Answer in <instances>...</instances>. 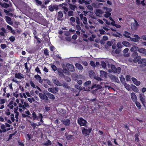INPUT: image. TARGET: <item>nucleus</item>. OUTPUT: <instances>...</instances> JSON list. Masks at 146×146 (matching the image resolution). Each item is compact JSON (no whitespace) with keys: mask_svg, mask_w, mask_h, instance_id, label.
<instances>
[{"mask_svg":"<svg viewBox=\"0 0 146 146\" xmlns=\"http://www.w3.org/2000/svg\"><path fill=\"white\" fill-rule=\"evenodd\" d=\"M109 68H110L113 72L115 73H117L119 74L120 73L121 71V68L120 67H118L116 68L115 66L112 64H111L110 66L108 64Z\"/></svg>","mask_w":146,"mask_h":146,"instance_id":"1","label":"nucleus"},{"mask_svg":"<svg viewBox=\"0 0 146 146\" xmlns=\"http://www.w3.org/2000/svg\"><path fill=\"white\" fill-rule=\"evenodd\" d=\"M81 128L82 133L85 136L89 135L92 130V128H90L87 129L84 127H82Z\"/></svg>","mask_w":146,"mask_h":146,"instance_id":"2","label":"nucleus"},{"mask_svg":"<svg viewBox=\"0 0 146 146\" xmlns=\"http://www.w3.org/2000/svg\"><path fill=\"white\" fill-rule=\"evenodd\" d=\"M78 123L80 126H87V121L84 119L82 117H78L77 120Z\"/></svg>","mask_w":146,"mask_h":146,"instance_id":"3","label":"nucleus"},{"mask_svg":"<svg viewBox=\"0 0 146 146\" xmlns=\"http://www.w3.org/2000/svg\"><path fill=\"white\" fill-rule=\"evenodd\" d=\"M39 96L41 100L46 103H48L49 102V99L48 96L46 94H43L41 93L39 94Z\"/></svg>","mask_w":146,"mask_h":146,"instance_id":"4","label":"nucleus"},{"mask_svg":"<svg viewBox=\"0 0 146 146\" xmlns=\"http://www.w3.org/2000/svg\"><path fill=\"white\" fill-rule=\"evenodd\" d=\"M141 57L140 56H138L135 58L133 60V61L135 63H136L138 62L139 64H141L143 63L144 64L145 59H142L141 60H140Z\"/></svg>","mask_w":146,"mask_h":146,"instance_id":"5","label":"nucleus"},{"mask_svg":"<svg viewBox=\"0 0 146 146\" xmlns=\"http://www.w3.org/2000/svg\"><path fill=\"white\" fill-rule=\"evenodd\" d=\"M58 9V7L56 5H50L48 7V9L51 12L53 11L54 9L57 10Z\"/></svg>","mask_w":146,"mask_h":146,"instance_id":"6","label":"nucleus"},{"mask_svg":"<svg viewBox=\"0 0 146 146\" xmlns=\"http://www.w3.org/2000/svg\"><path fill=\"white\" fill-rule=\"evenodd\" d=\"M139 98L141 101L143 106L145 107V106L146 102L145 101V96L143 94H140L139 95Z\"/></svg>","mask_w":146,"mask_h":146,"instance_id":"7","label":"nucleus"},{"mask_svg":"<svg viewBox=\"0 0 146 146\" xmlns=\"http://www.w3.org/2000/svg\"><path fill=\"white\" fill-rule=\"evenodd\" d=\"M23 104V105H22V104H21V103H19V108H22L23 110L26 109V108H29V106L28 103L24 102Z\"/></svg>","mask_w":146,"mask_h":146,"instance_id":"8","label":"nucleus"},{"mask_svg":"<svg viewBox=\"0 0 146 146\" xmlns=\"http://www.w3.org/2000/svg\"><path fill=\"white\" fill-rule=\"evenodd\" d=\"M66 67L68 70L71 72H74L75 70L74 67L71 64L69 63L67 64Z\"/></svg>","mask_w":146,"mask_h":146,"instance_id":"9","label":"nucleus"},{"mask_svg":"<svg viewBox=\"0 0 146 146\" xmlns=\"http://www.w3.org/2000/svg\"><path fill=\"white\" fill-rule=\"evenodd\" d=\"M61 122L65 126H68L70 123V120L68 119H64L62 120Z\"/></svg>","mask_w":146,"mask_h":146,"instance_id":"10","label":"nucleus"},{"mask_svg":"<svg viewBox=\"0 0 146 146\" xmlns=\"http://www.w3.org/2000/svg\"><path fill=\"white\" fill-rule=\"evenodd\" d=\"M54 84L58 86H61L62 85V84L56 78H53L52 80Z\"/></svg>","mask_w":146,"mask_h":146,"instance_id":"11","label":"nucleus"},{"mask_svg":"<svg viewBox=\"0 0 146 146\" xmlns=\"http://www.w3.org/2000/svg\"><path fill=\"white\" fill-rule=\"evenodd\" d=\"M131 80L133 81L134 84L137 86H139L140 84V82L139 81H138L137 79L134 77H132Z\"/></svg>","mask_w":146,"mask_h":146,"instance_id":"12","label":"nucleus"},{"mask_svg":"<svg viewBox=\"0 0 146 146\" xmlns=\"http://www.w3.org/2000/svg\"><path fill=\"white\" fill-rule=\"evenodd\" d=\"M46 95L48 96V98L53 100L55 99L54 96L52 94L49 92H47L46 93Z\"/></svg>","mask_w":146,"mask_h":146,"instance_id":"13","label":"nucleus"},{"mask_svg":"<svg viewBox=\"0 0 146 146\" xmlns=\"http://www.w3.org/2000/svg\"><path fill=\"white\" fill-rule=\"evenodd\" d=\"M65 136L66 139L68 140H69L71 139H74L73 137V135L68 134L67 133H65Z\"/></svg>","mask_w":146,"mask_h":146,"instance_id":"14","label":"nucleus"},{"mask_svg":"<svg viewBox=\"0 0 146 146\" xmlns=\"http://www.w3.org/2000/svg\"><path fill=\"white\" fill-rule=\"evenodd\" d=\"M15 77L19 79H21L23 78V74L20 72L16 73L15 74Z\"/></svg>","mask_w":146,"mask_h":146,"instance_id":"15","label":"nucleus"},{"mask_svg":"<svg viewBox=\"0 0 146 146\" xmlns=\"http://www.w3.org/2000/svg\"><path fill=\"white\" fill-rule=\"evenodd\" d=\"M100 76L101 78H106L107 76V73L106 72L104 71L101 70L100 71Z\"/></svg>","mask_w":146,"mask_h":146,"instance_id":"16","label":"nucleus"},{"mask_svg":"<svg viewBox=\"0 0 146 146\" xmlns=\"http://www.w3.org/2000/svg\"><path fill=\"white\" fill-rule=\"evenodd\" d=\"M131 98L132 100L134 102H135V101H137V97L136 95L134 93H133V92L131 94Z\"/></svg>","mask_w":146,"mask_h":146,"instance_id":"17","label":"nucleus"},{"mask_svg":"<svg viewBox=\"0 0 146 146\" xmlns=\"http://www.w3.org/2000/svg\"><path fill=\"white\" fill-rule=\"evenodd\" d=\"M91 1V0H78V2L80 4L84 3L86 5H88L89 4Z\"/></svg>","mask_w":146,"mask_h":146,"instance_id":"18","label":"nucleus"},{"mask_svg":"<svg viewBox=\"0 0 146 146\" xmlns=\"http://www.w3.org/2000/svg\"><path fill=\"white\" fill-rule=\"evenodd\" d=\"M57 71L58 73L61 75V76L64 77V75L63 74L64 71L61 68H58L57 69Z\"/></svg>","mask_w":146,"mask_h":146,"instance_id":"19","label":"nucleus"},{"mask_svg":"<svg viewBox=\"0 0 146 146\" xmlns=\"http://www.w3.org/2000/svg\"><path fill=\"white\" fill-rule=\"evenodd\" d=\"M63 15L61 11H59L58 13V17L57 20L58 21H61L62 18L63 16Z\"/></svg>","mask_w":146,"mask_h":146,"instance_id":"20","label":"nucleus"},{"mask_svg":"<svg viewBox=\"0 0 146 146\" xmlns=\"http://www.w3.org/2000/svg\"><path fill=\"white\" fill-rule=\"evenodd\" d=\"M101 87L100 85L98 84L97 85L96 84H95L92 85L90 87H88L89 88H90L91 89H92L94 88H97L98 89L101 88Z\"/></svg>","mask_w":146,"mask_h":146,"instance_id":"21","label":"nucleus"},{"mask_svg":"<svg viewBox=\"0 0 146 146\" xmlns=\"http://www.w3.org/2000/svg\"><path fill=\"white\" fill-rule=\"evenodd\" d=\"M111 79L114 81L115 82L119 83V80L117 77L113 75L111 76Z\"/></svg>","mask_w":146,"mask_h":146,"instance_id":"22","label":"nucleus"},{"mask_svg":"<svg viewBox=\"0 0 146 146\" xmlns=\"http://www.w3.org/2000/svg\"><path fill=\"white\" fill-rule=\"evenodd\" d=\"M131 35L130 33L129 32L127 31H125L124 32V34H123V35L126 38H131V37L130 36Z\"/></svg>","mask_w":146,"mask_h":146,"instance_id":"23","label":"nucleus"},{"mask_svg":"<svg viewBox=\"0 0 146 146\" xmlns=\"http://www.w3.org/2000/svg\"><path fill=\"white\" fill-rule=\"evenodd\" d=\"M75 66L78 69L82 70L83 69L82 66L79 63H76L75 64Z\"/></svg>","mask_w":146,"mask_h":146,"instance_id":"24","label":"nucleus"},{"mask_svg":"<svg viewBox=\"0 0 146 146\" xmlns=\"http://www.w3.org/2000/svg\"><path fill=\"white\" fill-rule=\"evenodd\" d=\"M138 51L140 53L145 54L146 55V49L144 48H140L138 49Z\"/></svg>","mask_w":146,"mask_h":146,"instance_id":"25","label":"nucleus"},{"mask_svg":"<svg viewBox=\"0 0 146 146\" xmlns=\"http://www.w3.org/2000/svg\"><path fill=\"white\" fill-rule=\"evenodd\" d=\"M69 5V7L72 10L74 11L75 9H77V7L75 5H73L72 4H70Z\"/></svg>","mask_w":146,"mask_h":146,"instance_id":"26","label":"nucleus"},{"mask_svg":"<svg viewBox=\"0 0 146 146\" xmlns=\"http://www.w3.org/2000/svg\"><path fill=\"white\" fill-rule=\"evenodd\" d=\"M62 86L65 88L68 89H70V87L68 86L66 83H63L62 84Z\"/></svg>","mask_w":146,"mask_h":146,"instance_id":"27","label":"nucleus"},{"mask_svg":"<svg viewBox=\"0 0 146 146\" xmlns=\"http://www.w3.org/2000/svg\"><path fill=\"white\" fill-rule=\"evenodd\" d=\"M52 144L51 142L49 140H48L46 142L44 143V145L46 146H48Z\"/></svg>","mask_w":146,"mask_h":146,"instance_id":"28","label":"nucleus"},{"mask_svg":"<svg viewBox=\"0 0 146 146\" xmlns=\"http://www.w3.org/2000/svg\"><path fill=\"white\" fill-rule=\"evenodd\" d=\"M122 44L124 46L126 47L129 46L130 45L129 42L127 41H123L122 42Z\"/></svg>","mask_w":146,"mask_h":146,"instance_id":"29","label":"nucleus"},{"mask_svg":"<svg viewBox=\"0 0 146 146\" xmlns=\"http://www.w3.org/2000/svg\"><path fill=\"white\" fill-rule=\"evenodd\" d=\"M136 106L138 108V109H140L141 108V105L139 102L137 101H135Z\"/></svg>","mask_w":146,"mask_h":146,"instance_id":"30","label":"nucleus"},{"mask_svg":"<svg viewBox=\"0 0 146 146\" xmlns=\"http://www.w3.org/2000/svg\"><path fill=\"white\" fill-rule=\"evenodd\" d=\"M32 115L33 119V120H34L36 119H37V120H38V117L35 112H33L32 113Z\"/></svg>","mask_w":146,"mask_h":146,"instance_id":"31","label":"nucleus"},{"mask_svg":"<svg viewBox=\"0 0 146 146\" xmlns=\"http://www.w3.org/2000/svg\"><path fill=\"white\" fill-rule=\"evenodd\" d=\"M111 15L110 13L108 12H105V14H104V16L106 18H108Z\"/></svg>","mask_w":146,"mask_h":146,"instance_id":"32","label":"nucleus"},{"mask_svg":"<svg viewBox=\"0 0 146 146\" xmlns=\"http://www.w3.org/2000/svg\"><path fill=\"white\" fill-rule=\"evenodd\" d=\"M1 128L3 130V132L5 133L6 131V130L5 125L3 124L1 125Z\"/></svg>","mask_w":146,"mask_h":146,"instance_id":"33","label":"nucleus"},{"mask_svg":"<svg viewBox=\"0 0 146 146\" xmlns=\"http://www.w3.org/2000/svg\"><path fill=\"white\" fill-rule=\"evenodd\" d=\"M6 18L7 22L9 24L11 25V24L9 23V22L11 21V17L7 16H6Z\"/></svg>","mask_w":146,"mask_h":146,"instance_id":"34","label":"nucleus"},{"mask_svg":"<svg viewBox=\"0 0 146 146\" xmlns=\"http://www.w3.org/2000/svg\"><path fill=\"white\" fill-rule=\"evenodd\" d=\"M75 87L76 89L80 91H81L82 90V87L81 86L78 85H75Z\"/></svg>","mask_w":146,"mask_h":146,"instance_id":"35","label":"nucleus"},{"mask_svg":"<svg viewBox=\"0 0 146 146\" xmlns=\"http://www.w3.org/2000/svg\"><path fill=\"white\" fill-rule=\"evenodd\" d=\"M125 86L126 89L128 91L131 90V87L129 85L127 84H125Z\"/></svg>","mask_w":146,"mask_h":146,"instance_id":"36","label":"nucleus"},{"mask_svg":"<svg viewBox=\"0 0 146 146\" xmlns=\"http://www.w3.org/2000/svg\"><path fill=\"white\" fill-rule=\"evenodd\" d=\"M138 47L137 46H133L132 47L131 49V51L135 52L138 49Z\"/></svg>","mask_w":146,"mask_h":146,"instance_id":"37","label":"nucleus"},{"mask_svg":"<svg viewBox=\"0 0 146 146\" xmlns=\"http://www.w3.org/2000/svg\"><path fill=\"white\" fill-rule=\"evenodd\" d=\"M139 136V134L138 133H136L135 135V140L137 142H139V139L138 138V136Z\"/></svg>","mask_w":146,"mask_h":146,"instance_id":"38","label":"nucleus"},{"mask_svg":"<svg viewBox=\"0 0 146 146\" xmlns=\"http://www.w3.org/2000/svg\"><path fill=\"white\" fill-rule=\"evenodd\" d=\"M132 88L135 92H137L138 91L137 88L134 85L132 86Z\"/></svg>","mask_w":146,"mask_h":146,"instance_id":"39","label":"nucleus"},{"mask_svg":"<svg viewBox=\"0 0 146 146\" xmlns=\"http://www.w3.org/2000/svg\"><path fill=\"white\" fill-rule=\"evenodd\" d=\"M117 46L119 48H121L123 47V46L121 44V43L120 42H119L117 43Z\"/></svg>","mask_w":146,"mask_h":146,"instance_id":"40","label":"nucleus"},{"mask_svg":"<svg viewBox=\"0 0 146 146\" xmlns=\"http://www.w3.org/2000/svg\"><path fill=\"white\" fill-rule=\"evenodd\" d=\"M91 83V81L90 80L87 81L84 83V86H87L89 85Z\"/></svg>","mask_w":146,"mask_h":146,"instance_id":"41","label":"nucleus"},{"mask_svg":"<svg viewBox=\"0 0 146 146\" xmlns=\"http://www.w3.org/2000/svg\"><path fill=\"white\" fill-rule=\"evenodd\" d=\"M15 37L14 36H11L9 38V40L11 42H14L15 40Z\"/></svg>","mask_w":146,"mask_h":146,"instance_id":"42","label":"nucleus"},{"mask_svg":"<svg viewBox=\"0 0 146 146\" xmlns=\"http://www.w3.org/2000/svg\"><path fill=\"white\" fill-rule=\"evenodd\" d=\"M34 38L36 39L37 42V43L38 44H40L41 43V39L40 38H38L37 36H34Z\"/></svg>","mask_w":146,"mask_h":146,"instance_id":"43","label":"nucleus"},{"mask_svg":"<svg viewBox=\"0 0 146 146\" xmlns=\"http://www.w3.org/2000/svg\"><path fill=\"white\" fill-rule=\"evenodd\" d=\"M101 65L102 67L103 68H105L106 67V64L105 62L104 61H102L101 62Z\"/></svg>","mask_w":146,"mask_h":146,"instance_id":"44","label":"nucleus"},{"mask_svg":"<svg viewBox=\"0 0 146 146\" xmlns=\"http://www.w3.org/2000/svg\"><path fill=\"white\" fill-rule=\"evenodd\" d=\"M44 53L45 56H48L49 55L48 51L46 48L44 49Z\"/></svg>","mask_w":146,"mask_h":146,"instance_id":"45","label":"nucleus"},{"mask_svg":"<svg viewBox=\"0 0 146 146\" xmlns=\"http://www.w3.org/2000/svg\"><path fill=\"white\" fill-rule=\"evenodd\" d=\"M72 11H69L68 13V16L69 17L73 16L74 15Z\"/></svg>","mask_w":146,"mask_h":146,"instance_id":"46","label":"nucleus"},{"mask_svg":"<svg viewBox=\"0 0 146 146\" xmlns=\"http://www.w3.org/2000/svg\"><path fill=\"white\" fill-rule=\"evenodd\" d=\"M48 91L52 93L55 94L56 93L54 90L53 89L51 88H49L48 89Z\"/></svg>","mask_w":146,"mask_h":146,"instance_id":"47","label":"nucleus"},{"mask_svg":"<svg viewBox=\"0 0 146 146\" xmlns=\"http://www.w3.org/2000/svg\"><path fill=\"white\" fill-rule=\"evenodd\" d=\"M51 68L52 70L54 71H55L57 70L56 67L54 64H53L51 65Z\"/></svg>","mask_w":146,"mask_h":146,"instance_id":"48","label":"nucleus"},{"mask_svg":"<svg viewBox=\"0 0 146 146\" xmlns=\"http://www.w3.org/2000/svg\"><path fill=\"white\" fill-rule=\"evenodd\" d=\"M83 23L85 25L87 24V19L86 17H84L83 18Z\"/></svg>","mask_w":146,"mask_h":146,"instance_id":"49","label":"nucleus"},{"mask_svg":"<svg viewBox=\"0 0 146 146\" xmlns=\"http://www.w3.org/2000/svg\"><path fill=\"white\" fill-rule=\"evenodd\" d=\"M35 71L36 72H37L38 74H41V72H40V70L39 69V68H38V67H37L35 69Z\"/></svg>","mask_w":146,"mask_h":146,"instance_id":"50","label":"nucleus"},{"mask_svg":"<svg viewBox=\"0 0 146 146\" xmlns=\"http://www.w3.org/2000/svg\"><path fill=\"white\" fill-rule=\"evenodd\" d=\"M130 38L131 40L132 41H133L135 42H137L139 41V40H138L137 39H136V38H135L134 37V38H131H131Z\"/></svg>","mask_w":146,"mask_h":146,"instance_id":"51","label":"nucleus"},{"mask_svg":"<svg viewBox=\"0 0 146 146\" xmlns=\"http://www.w3.org/2000/svg\"><path fill=\"white\" fill-rule=\"evenodd\" d=\"M10 117L12 121V122H14L15 120L14 118V115L13 114H11L10 115Z\"/></svg>","mask_w":146,"mask_h":146,"instance_id":"52","label":"nucleus"},{"mask_svg":"<svg viewBox=\"0 0 146 146\" xmlns=\"http://www.w3.org/2000/svg\"><path fill=\"white\" fill-rule=\"evenodd\" d=\"M134 21L135 23L133 24V26L134 27H136L138 26L139 24L136 20H135Z\"/></svg>","mask_w":146,"mask_h":146,"instance_id":"53","label":"nucleus"},{"mask_svg":"<svg viewBox=\"0 0 146 146\" xmlns=\"http://www.w3.org/2000/svg\"><path fill=\"white\" fill-rule=\"evenodd\" d=\"M30 84L31 85L32 87H33L34 88H35L36 87L35 84H34V83L32 81H30Z\"/></svg>","mask_w":146,"mask_h":146,"instance_id":"54","label":"nucleus"},{"mask_svg":"<svg viewBox=\"0 0 146 146\" xmlns=\"http://www.w3.org/2000/svg\"><path fill=\"white\" fill-rule=\"evenodd\" d=\"M31 125L33 127V129H35L36 126L37 124L36 123H32L31 124Z\"/></svg>","mask_w":146,"mask_h":146,"instance_id":"55","label":"nucleus"},{"mask_svg":"<svg viewBox=\"0 0 146 146\" xmlns=\"http://www.w3.org/2000/svg\"><path fill=\"white\" fill-rule=\"evenodd\" d=\"M34 77L36 80H38L41 77L39 75L37 74L35 75L34 76Z\"/></svg>","mask_w":146,"mask_h":146,"instance_id":"56","label":"nucleus"},{"mask_svg":"<svg viewBox=\"0 0 146 146\" xmlns=\"http://www.w3.org/2000/svg\"><path fill=\"white\" fill-rule=\"evenodd\" d=\"M1 47L2 49H4L7 47V45L5 44H1Z\"/></svg>","mask_w":146,"mask_h":146,"instance_id":"57","label":"nucleus"},{"mask_svg":"<svg viewBox=\"0 0 146 146\" xmlns=\"http://www.w3.org/2000/svg\"><path fill=\"white\" fill-rule=\"evenodd\" d=\"M100 33L101 35L105 34V31L103 29H101L99 30Z\"/></svg>","mask_w":146,"mask_h":146,"instance_id":"58","label":"nucleus"},{"mask_svg":"<svg viewBox=\"0 0 146 146\" xmlns=\"http://www.w3.org/2000/svg\"><path fill=\"white\" fill-rule=\"evenodd\" d=\"M90 65L93 67H94L96 66V65L95 64L94 62L93 61H90Z\"/></svg>","mask_w":146,"mask_h":146,"instance_id":"59","label":"nucleus"},{"mask_svg":"<svg viewBox=\"0 0 146 146\" xmlns=\"http://www.w3.org/2000/svg\"><path fill=\"white\" fill-rule=\"evenodd\" d=\"M129 49L127 48H126L123 50V53H127L128 51H129Z\"/></svg>","mask_w":146,"mask_h":146,"instance_id":"60","label":"nucleus"},{"mask_svg":"<svg viewBox=\"0 0 146 146\" xmlns=\"http://www.w3.org/2000/svg\"><path fill=\"white\" fill-rule=\"evenodd\" d=\"M5 100L4 99H1L0 100V103L1 104H3L5 103Z\"/></svg>","mask_w":146,"mask_h":146,"instance_id":"61","label":"nucleus"},{"mask_svg":"<svg viewBox=\"0 0 146 146\" xmlns=\"http://www.w3.org/2000/svg\"><path fill=\"white\" fill-rule=\"evenodd\" d=\"M138 54L137 52H134L133 53V54H132V56L134 57H136L138 56Z\"/></svg>","mask_w":146,"mask_h":146,"instance_id":"62","label":"nucleus"},{"mask_svg":"<svg viewBox=\"0 0 146 146\" xmlns=\"http://www.w3.org/2000/svg\"><path fill=\"white\" fill-rule=\"evenodd\" d=\"M60 112L63 114H65L66 113V110L64 109H62L60 110Z\"/></svg>","mask_w":146,"mask_h":146,"instance_id":"63","label":"nucleus"},{"mask_svg":"<svg viewBox=\"0 0 146 146\" xmlns=\"http://www.w3.org/2000/svg\"><path fill=\"white\" fill-rule=\"evenodd\" d=\"M141 38L143 40H146V35H143L141 36Z\"/></svg>","mask_w":146,"mask_h":146,"instance_id":"64","label":"nucleus"}]
</instances>
